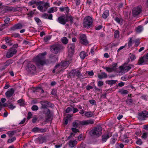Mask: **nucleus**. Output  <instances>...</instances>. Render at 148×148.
<instances>
[{"label":"nucleus","instance_id":"3c124183","mask_svg":"<svg viewBox=\"0 0 148 148\" xmlns=\"http://www.w3.org/2000/svg\"><path fill=\"white\" fill-rule=\"evenodd\" d=\"M32 114L31 112H29L28 113L27 119L29 120V119H30V118H31L32 117Z\"/></svg>","mask_w":148,"mask_h":148},{"label":"nucleus","instance_id":"f3484780","mask_svg":"<svg viewBox=\"0 0 148 148\" xmlns=\"http://www.w3.org/2000/svg\"><path fill=\"white\" fill-rule=\"evenodd\" d=\"M14 93V91L13 88H12L9 89L8 91L5 93V95L6 97L9 98L12 97Z\"/></svg>","mask_w":148,"mask_h":148},{"label":"nucleus","instance_id":"a19ab883","mask_svg":"<svg viewBox=\"0 0 148 148\" xmlns=\"http://www.w3.org/2000/svg\"><path fill=\"white\" fill-rule=\"evenodd\" d=\"M35 4H36V5H41L44 4V1H35Z\"/></svg>","mask_w":148,"mask_h":148},{"label":"nucleus","instance_id":"9b49d317","mask_svg":"<svg viewBox=\"0 0 148 148\" xmlns=\"http://www.w3.org/2000/svg\"><path fill=\"white\" fill-rule=\"evenodd\" d=\"M68 56L71 57L73 56L74 53L75 45L73 44H70L68 46Z\"/></svg>","mask_w":148,"mask_h":148},{"label":"nucleus","instance_id":"ea45409f","mask_svg":"<svg viewBox=\"0 0 148 148\" xmlns=\"http://www.w3.org/2000/svg\"><path fill=\"white\" fill-rule=\"evenodd\" d=\"M127 103L129 105H131L133 102V100L131 98H127L126 101Z\"/></svg>","mask_w":148,"mask_h":148},{"label":"nucleus","instance_id":"0eeeda50","mask_svg":"<svg viewBox=\"0 0 148 148\" xmlns=\"http://www.w3.org/2000/svg\"><path fill=\"white\" fill-rule=\"evenodd\" d=\"M138 118L140 121L145 120L146 118L148 117V112L146 110L138 112Z\"/></svg>","mask_w":148,"mask_h":148},{"label":"nucleus","instance_id":"f704fd0d","mask_svg":"<svg viewBox=\"0 0 148 148\" xmlns=\"http://www.w3.org/2000/svg\"><path fill=\"white\" fill-rule=\"evenodd\" d=\"M86 53L84 51L81 52L79 54L80 58L82 59L85 58L86 56Z\"/></svg>","mask_w":148,"mask_h":148},{"label":"nucleus","instance_id":"c85d7f7f","mask_svg":"<svg viewBox=\"0 0 148 148\" xmlns=\"http://www.w3.org/2000/svg\"><path fill=\"white\" fill-rule=\"evenodd\" d=\"M134 66L132 64H130L128 66H124V71H128L130 70L131 68L134 67Z\"/></svg>","mask_w":148,"mask_h":148},{"label":"nucleus","instance_id":"4be33fe9","mask_svg":"<svg viewBox=\"0 0 148 148\" xmlns=\"http://www.w3.org/2000/svg\"><path fill=\"white\" fill-rule=\"evenodd\" d=\"M98 77L100 79H102L103 78H106L107 77V75L106 73L103 72L101 73V74L98 75Z\"/></svg>","mask_w":148,"mask_h":148},{"label":"nucleus","instance_id":"864d4df0","mask_svg":"<svg viewBox=\"0 0 148 148\" xmlns=\"http://www.w3.org/2000/svg\"><path fill=\"white\" fill-rule=\"evenodd\" d=\"M72 111V109L70 107H68L66 109V113H69L70 112H71Z\"/></svg>","mask_w":148,"mask_h":148},{"label":"nucleus","instance_id":"8fccbe9b","mask_svg":"<svg viewBox=\"0 0 148 148\" xmlns=\"http://www.w3.org/2000/svg\"><path fill=\"white\" fill-rule=\"evenodd\" d=\"M71 130L74 133H76L77 132H79V130L76 129V128H71Z\"/></svg>","mask_w":148,"mask_h":148},{"label":"nucleus","instance_id":"b1692460","mask_svg":"<svg viewBox=\"0 0 148 148\" xmlns=\"http://www.w3.org/2000/svg\"><path fill=\"white\" fill-rule=\"evenodd\" d=\"M10 21V18H6L4 20V22L5 23L4 24H2V26H5V27H8V24Z\"/></svg>","mask_w":148,"mask_h":148},{"label":"nucleus","instance_id":"4468645a","mask_svg":"<svg viewBox=\"0 0 148 148\" xmlns=\"http://www.w3.org/2000/svg\"><path fill=\"white\" fill-rule=\"evenodd\" d=\"M58 20V22L62 25H65L66 22L69 21L68 19L65 18V16H64L59 17Z\"/></svg>","mask_w":148,"mask_h":148},{"label":"nucleus","instance_id":"ddd939ff","mask_svg":"<svg viewBox=\"0 0 148 148\" xmlns=\"http://www.w3.org/2000/svg\"><path fill=\"white\" fill-rule=\"evenodd\" d=\"M70 62L69 60L64 61L61 62L60 64H56L55 66V68L57 69L58 67L60 66L63 67H66L68 66Z\"/></svg>","mask_w":148,"mask_h":148},{"label":"nucleus","instance_id":"39448f33","mask_svg":"<svg viewBox=\"0 0 148 148\" xmlns=\"http://www.w3.org/2000/svg\"><path fill=\"white\" fill-rule=\"evenodd\" d=\"M26 69L28 72L31 74H33L36 72V68L34 65L29 63L27 64Z\"/></svg>","mask_w":148,"mask_h":148},{"label":"nucleus","instance_id":"dca6fc26","mask_svg":"<svg viewBox=\"0 0 148 148\" xmlns=\"http://www.w3.org/2000/svg\"><path fill=\"white\" fill-rule=\"evenodd\" d=\"M40 103L42 105L40 107L41 109H46L49 105V103H50L48 101H40Z\"/></svg>","mask_w":148,"mask_h":148},{"label":"nucleus","instance_id":"6e6d98bb","mask_svg":"<svg viewBox=\"0 0 148 148\" xmlns=\"http://www.w3.org/2000/svg\"><path fill=\"white\" fill-rule=\"evenodd\" d=\"M89 102L92 105H96V101L95 100L92 99L89 100Z\"/></svg>","mask_w":148,"mask_h":148},{"label":"nucleus","instance_id":"412c9836","mask_svg":"<svg viewBox=\"0 0 148 148\" xmlns=\"http://www.w3.org/2000/svg\"><path fill=\"white\" fill-rule=\"evenodd\" d=\"M46 116L47 117L46 119L47 121H49V119L51 118L52 114L51 113L50 110L49 109H48L46 113Z\"/></svg>","mask_w":148,"mask_h":148},{"label":"nucleus","instance_id":"37998d69","mask_svg":"<svg viewBox=\"0 0 148 148\" xmlns=\"http://www.w3.org/2000/svg\"><path fill=\"white\" fill-rule=\"evenodd\" d=\"M103 68L104 69H106L107 71L108 72H111L112 71V69L110 67H103Z\"/></svg>","mask_w":148,"mask_h":148},{"label":"nucleus","instance_id":"cd10ccee","mask_svg":"<svg viewBox=\"0 0 148 148\" xmlns=\"http://www.w3.org/2000/svg\"><path fill=\"white\" fill-rule=\"evenodd\" d=\"M109 14V12L108 10H106L103 12V15L102 17L104 19L106 18Z\"/></svg>","mask_w":148,"mask_h":148},{"label":"nucleus","instance_id":"c9c22d12","mask_svg":"<svg viewBox=\"0 0 148 148\" xmlns=\"http://www.w3.org/2000/svg\"><path fill=\"white\" fill-rule=\"evenodd\" d=\"M62 41L63 43L66 44L68 43V40L66 37H64L62 38Z\"/></svg>","mask_w":148,"mask_h":148},{"label":"nucleus","instance_id":"a211bd4d","mask_svg":"<svg viewBox=\"0 0 148 148\" xmlns=\"http://www.w3.org/2000/svg\"><path fill=\"white\" fill-rule=\"evenodd\" d=\"M112 135L108 133H107L106 134H103L102 136V141L103 142H106L107 140Z\"/></svg>","mask_w":148,"mask_h":148},{"label":"nucleus","instance_id":"603ef678","mask_svg":"<svg viewBox=\"0 0 148 148\" xmlns=\"http://www.w3.org/2000/svg\"><path fill=\"white\" fill-rule=\"evenodd\" d=\"M47 131L46 128H39V132H45Z\"/></svg>","mask_w":148,"mask_h":148},{"label":"nucleus","instance_id":"6ab92c4d","mask_svg":"<svg viewBox=\"0 0 148 148\" xmlns=\"http://www.w3.org/2000/svg\"><path fill=\"white\" fill-rule=\"evenodd\" d=\"M147 62V60H146L145 57L143 56L139 58L137 64L138 65H142L144 62Z\"/></svg>","mask_w":148,"mask_h":148},{"label":"nucleus","instance_id":"e2e57ef3","mask_svg":"<svg viewBox=\"0 0 148 148\" xmlns=\"http://www.w3.org/2000/svg\"><path fill=\"white\" fill-rule=\"evenodd\" d=\"M50 39V38H49L48 37L46 36L44 38V41L45 42H46L48 40H49Z\"/></svg>","mask_w":148,"mask_h":148},{"label":"nucleus","instance_id":"a18cd8bd","mask_svg":"<svg viewBox=\"0 0 148 148\" xmlns=\"http://www.w3.org/2000/svg\"><path fill=\"white\" fill-rule=\"evenodd\" d=\"M42 5H43L44 7L46 9H47V8L49 7V4L48 3H45L44 1V4H42Z\"/></svg>","mask_w":148,"mask_h":148},{"label":"nucleus","instance_id":"13d9d810","mask_svg":"<svg viewBox=\"0 0 148 148\" xmlns=\"http://www.w3.org/2000/svg\"><path fill=\"white\" fill-rule=\"evenodd\" d=\"M103 84V81H99L98 82V86H101Z\"/></svg>","mask_w":148,"mask_h":148},{"label":"nucleus","instance_id":"bb28decb","mask_svg":"<svg viewBox=\"0 0 148 148\" xmlns=\"http://www.w3.org/2000/svg\"><path fill=\"white\" fill-rule=\"evenodd\" d=\"M117 80H108L106 81V84H108L109 85H112L113 84H115L117 82Z\"/></svg>","mask_w":148,"mask_h":148},{"label":"nucleus","instance_id":"423d86ee","mask_svg":"<svg viewBox=\"0 0 148 148\" xmlns=\"http://www.w3.org/2000/svg\"><path fill=\"white\" fill-rule=\"evenodd\" d=\"M62 48V47L61 45L54 44L51 46L50 50L52 52L57 54L60 51Z\"/></svg>","mask_w":148,"mask_h":148},{"label":"nucleus","instance_id":"a878e982","mask_svg":"<svg viewBox=\"0 0 148 148\" xmlns=\"http://www.w3.org/2000/svg\"><path fill=\"white\" fill-rule=\"evenodd\" d=\"M77 143V142L76 140H70L69 142V145L71 148L73 147Z\"/></svg>","mask_w":148,"mask_h":148},{"label":"nucleus","instance_id":"338daca9","mask_svg":"<svg viewBox=\"0 0 148 148\" xmlns=\"http://www.w3.org/2000/svg\"><path fill=\"white\" fill-rule=\"evenodd\" d=\"M132 45V38H130V41L128 43V47H130Z\"/></svg>","mask_w":148,"mask_h":148},{"label":"nucleus","instance_id":"f257e3e1","mask_svg":"<svg viewBox=\"0 0 148 148\" xmlns=\"http://www.w3.org/2000/svg\"><path fill=\"white\" fill-rule=\"evenodd\" d=\"M47 53L46 51L40 53L34 58V61L37 66H42L46 64L47 60L46 59L45 56Z\"/></svg>","mask_w":148,"mask_h":148},{"label":"nucleus","instance_id":"2eb2a0df","mask_svg":"<svg viewBox=\"0 0 148 148\" xmlns=\"http://www.w3.org/2000/svg\"><path fill=\"white\" fill-rule=\"evenodd\" d=\"M22 27L23 25L22 24L18 23L11 27L10 30L11 31H14L17 29H21L22 28Z\"/></svg>","mask_w":148,"mask_h":148},{"label":"nucleus","instance_id":"0e129e2a","mask_svg":"<svg viewBox=\"0 0 148 148\" xmlns=\"http://www.w3.org/2000/svg\"><path fill=\"white\" fill-rule=\"evenodd\" d=\"M48 14L46 13H45L42 15V17L45 18H48Z\"/></svg>","mask_w":148,"mask_h":148},{"label":"nucleus","instance_id":"bf43d9fd","mask_svg":"<svg viewBox=\"0 0 148 148\" xmlns=\"http://www.w3.org/2000/svg\"><path fill=\"white\" fill-rule=\"evenodd\" d=\"M35 21L38 24L41 23L40 20L38 18H34Z\"/></svg>","mask_w":148,"mask_h":148},{"label":"nucleus","instance_id":"09e8293b","mask_svg":"<svg viewBox=\"0 0 148 148\" xmlns=\"http://www.w3.org/2000/svg\"><path fill=\"white\" fill-rule=\"evenodd\" d=\"M130 55H131L130 56V58L132 61L136 59V57L135 55L131 54V53H130Z\"/></svg>","mask_w":148,"mask_h":148},{"label":"nucleus","instance_id":"052dcab7","mask_svg":"<svg viewBox=\"0 0 148 148\" xmlns=\"http://www.w3.org/2000/svg\"><path fill=\"white\" fill-rule=\"evenodd\" d=\"M8 106L9 108L12 110L13 109L16 107L15 106H13L12 104Z\"/></svg>","mask_w":148,"mask_h":148},{"label":"nucleus","instance_id":"c756f323","mask_svg":"<svg viewBox=\"0 0 148 148\" xmlns=\"http://www.w3.org/2000/svg\"><path fill=\"white\" fill-rule=\"evenodd\" d=\"M118 92L120 93L122 95L127 94L128 93V91L126 90H124L123 89H120L118 91Z\"/></svg>","mask_w":148,"mask_h":148},{"label":"nucleus","instance_id":"680f3d73","mask_svg":"<svg viewBox=\"0 0 148 148\" xmlns=\"http://www.w3.org/2000/svg\"><path fill=\"white\" fill-rule=\"evenodd\" d=\"M147 134L146 133H144L142 135L141 137L144 139H146L147 137Z\"/></svg>","mask_w":148,"mask_h":148},{"label":"nucleus","instance_id":"72a5a7b5","mask_svg":"<svg viewBox=\"0 0 148 148\" xmlns=\"http://www.w3.org/2000/svg\"><path fill=\"white\" fill-rule=\"evenodd\" d=\"M38 140L40 143H42L45 141L46 139L44 137H40L38 138Z\"/></svg>","mask_w":148,"mask_h":148},{"label":"nucleus","instance_id":"aec40b11","mask_svg":"<svg viewBox=\"0 0 148 148\" xmlns=\"http://www.w3.org/2000/svg\"><path fill=\"white\" fill-rule=\"evenodd\" d=\"M21 130L19 129L17 130H14L12 131H9L7 132V134L9 135L10 137H12L17 132H19Z\"/></svg>","mask_w":148,"mask_h":148},{"label":"nucleus","instance_id":"f8f14e48","mask_svg":"<svg viewBox=\"0 0 148 148\" xmlns=\"http://www.w3.org/2000/svg\"><path fill=\"white\" fill-rule=\"evenodd\" d=\"M141 12V9L139 6H138L133 8L132 11V13L134 16H137L140 14Z\"/></svg>","mask_w":148,"mask_h":148},{"label":"nucleus","instance_id":"49530a36","mask_svg":"<svg viewBox=\"0 0 148 148\" xmlns=\"http://www.w3.org/2000/svg\"><path fill=\"white\" fill-rule=\"evenodd\" d=\"M31 109L32 110H37L38 109V108L36 105H33Z\"/></svg>","mask_w":148,"mask_h":148},{"label":"nucleus","instance_id":"e433bc0d","mask_svg":"<svg viewBox=\"0 0 148 148\" xmlns=\"http://www.w3.org/2000/svg\"><path fill=\"white\" fill-rule=\"evenodd\" d=\"M93 115V113L91 112H87L85 113V115L87 117H90L92 116Z\"/></svg>","mask_w":148,"mask_h":148},{"label":"nucleus","instance_id":"20e7f679","mask_svg":"<svg viewBox=\"0 0 148 148\" xmlns=\"http://www.w3.org/2000/svg\"><path fill=\"white\" fill-rule=\"evenodd\" d=\"M92 19L90 16L85 17L84 19L83 25L84 27L87 29L92 27Z\"/></svg>","mask_w":148,"mask_h":148},{"label":"nucleus","instance_id":"6e6552de","mask_svg":"<svg viewBox=\"0 0 148 148\" xmlns=\"http://www.w3.org/2000/svg\"><path fill=\"white\" fill-rule=\"evenodd\" d=\"M79 36L80 37V42L81 44L85 45H86L88 44L86 35L84 34H80Z\"/></svg>","mask_w":148,"mask_h":148},{"label":"nucleus","instance_id":"7c9ffc66","mask_svg":"<svg viewBox=\"0 0 148 148\" xmlns=\"http://www.w3.org/2000/svg\"><path fill=\"white\" fill-rule=\"evenodd\" d=\"M18 102L19 103L20 105L21 106H24L25 104V101L23 99H20L18 101Z\"/></svg>","mask_w":148,"mask_h":148},{"label":"nucleus","instance_id":"5fc2aeb1","mask_svg":"<svg viewBox=\"0 0 148 148\" xmlns=\"http://www.w3.org/2000/svg\"><path fill=\"white\" fill-rule=\"evenodd\" d=\"M37 8L38 10H40V11H41V12L43 11V7L41 5H39L38 6V7H37Z\"/></svg>","mask_w":148,"mask_h":148},{"label":"nucleus","instance_id":"c03bdc74","mask_svg":"<svg viewBox=\"0 0 148 148\" xmlns=\"http://www.w3.org/2000/svg\"><path fill=\"white\" fill-rule=\"evenodd\" d=\"M16 139V138L14 137L11 139H9L8 141V143H11Z\"/></svg>","mask_w":148,"mask_h":148},{"label":"nucleus","instance_id":"393cba45","mask_svg":"<svg viewBox=\"0 0 148 148\" xmlns=\"http://www.w3.org/2000/svg\"><path fill=\"white\" fill-rule=\"evenodd\" d=\"M61 12H63L64 11L66 12V13L68 14L69 12V9L68 7H60L59 8Z\"/></svg>","mask_w":148,"mask_h":148},{"label":"nucleus","instance_id":"58836bf2","mask_svg":"<svg viewBox=\"0 0 148 148\" xmlns=\"http://www.w3.org/2000/svg\"><path fill=\"white\" fill-rule=\"evenodd\" d=\"M12 63V60H9L7 61L5 64L6 66H8Z\"/></svg>","mask_w":148,"mask_h":148},{"label":"nucleus","instance_id":"de8ad7c7","mask_svg":"<svg viewBox=\"0 0 148 148\" xmlns=\"http://www.w3.org/2000/svg\"><path fill=\"white\" fill-rule=\"evenodd\" d=\"M12 36L15 38L19 37H20V35L18 33H15L12 34Z\"/></svg>","mask_w":148,"mask_h":148},{"label":"nucleus","instance_id":"473e14b6","mask_svg":"<svg viewBox=\"0 0 148 148\" xmlns=\"http://www.w3.org/2000/svg\"><path fill=\"white\" fill-rule=\"evenodd\" d=\"M5 40L9 45L11 46L13 44V43H12V40L9 38H6L5 39Z\"/></svg>","mask_w":148,"mask_h":148},{"label":"nucleus","instance_id":"774afa93","mask_svg":"<svg viewBox=\"0 0 148 148\" xmlns=\"http://www.w3.org/2000/svg\"><path fill=\"white\" fill-rule=\"evenodd\" d=\"M34 13L33 12L31 11L27 14V15L30 17H32Z\"/></svg>","mask_w":148,"mask_h":148},{"label":"nucleus","instance_id":"69168bd1","mask_svg":"<svg viewBox=\"0 0 148 148\" xmlns=\"http://www.w3.org/2000/svg\"><path fill=\"white\" fill-rule=\"evenodd\" d=\"M102 26L101 25H99L98 26L96 27L95 29H96L97 30H99L102 29Z\"/></svg>","mask_w":148,"mask_h":148},{"label":"nucleus","instance_id":"2f4dec72","mask_svg":"<svg viewBox=\"0 0 148 148\" xmlns=\"http://www.w3.org/2000/svg\"><path fill=\"white\" fill-rule=\"evenodd\" d=\"M143 27L141 25L138 26L136 28V31L137 33H139L141 32L143 30Z\"/></svg>","mask_w":148,"mask_h":148},{"label":"nucleus","instance_id":"79ce46f5","mask_svg":"<svg viewBox=\"0 0 148 148\" xmlns=\"http://www.w3.org/2000/svg\"><path fill=\"white\" fill-rule=\"evenodd\" d=\"M32 131L35 133L39 132V128L38 127H34L32 129Z\"/></svg>","mask_w":148,"mask_h":148},{"label":"nucleus","instance_id":"4c0bfd02","mask_svg":"<svg viewBox=\"0 0 148 148\" xmlns=\"http://www.w3.org/2000/svg\"><path fill=\"white\" fill-rule=\"evenodd\" d=\"M119 32L118 30H116L114 34V37L115 38H118L119 36Z\"/></svg>","mask_w":148,"mask_h":148},{"label":"nucleus","instance_id":"9d476101","mask_svg":"<svg viewBox=\"0 0 148 148\" xmlns=\"http://www.w3.org/2000/svg\"><path fill=\"white\" fill-rule=\"evenodd\" d=\"M17 51L15 48H10L6 54V57L10 58L12 57L15 54Z\"/></svg>","mask_w":148,"mask_h":148},{"label":"nucleus","instance_id":"f03ea898","mask_svg":"<svg viewBox=\"0 0 148 148\" xmlns=\"http://www.w3.org/2000/svg\"><path fill=\"white\" fill-rule=\"evenodd\" d=\"M93 123L94 121L92 120L82 121L75 120L73 123V126L75 128H78L80 126V125H88Z\"/></svg>","mask_w":148,"mask_h":148},{"label":"nucleus","instance_id":"7ed1b4c3","mask_svg":"<svg viewBox=\"0 0 148 148\" xmlns=\"http://www.w3.org/2000/svg\"><path fill=\"white\" fill-rule=\"evenodd\" d=\"M102 128L101 126H98L93 128L90 131V134L91 136L98 137L102 134Z\"/></svg>","mask_w":148,"mask_h":148},{"label":"nucleus","instance_id":"4d7b16f0","mask_svg":"<svg viewBox=\"0 0 148 148\" xmlns=\"http://www.w3.org/2000/svg\"><path fill=\"white\" fill-rule=\"evenodd\" d=\"M137 144L140 145L142 144V142L140 139L138 140L136 142Z\"/></svg>","mask_w":148,"mask_h":148},{"label":"nucleus","instance_id":"5701e85b","mask_svg":"<svg viewBox=\"0 0 148 148\" xmlns=\"http://www.w3.org/2000/svg\"><path fill=\"white\" fill-rule=\"evenodd\" d=\"M65 16L66 18V19H68L69 21H70L71 24L74 23L73 18L72 16L69 15L68 14H66Z\"/></svg>","mask_w":148,"mask_h":148},{"label":"nucleus","instance_id":"1a4fd4ad","mask_svg":"<svg viewBox=\"0 0 148 148\" xmlns=\"http://www.w3.org/2000/svg\"><path fill=\"white\" fill-rule=\"evenodd\" d=\"M82 74L79 70L76 71L75 70H72L69 73V75L70 77H74L77 76L78 78L81 76Z\"/></svg>","mask_w":148,"mask_h":148}]
</instances>
